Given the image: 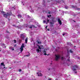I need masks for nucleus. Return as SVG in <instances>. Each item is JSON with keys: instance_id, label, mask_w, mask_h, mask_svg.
<instances>
[{"instance_id": "29", "label": "nucleus", "mask_w": 80, "mask_h": 80, "mask_svg": "<svg viewBox=\"0 0 80 80\" xmlns=\"http://www.w3.org/2000/svg\"><path fill=\"white\" fill-rule=\"evenodd\" d=\"M21 71H22V70L21 69H19V72H21Z\"/></svg>"}, {"instance_id": "49", "label": "nucleus", "mask_w": 80, "mask_h": 80, "mask_svg": "<svg viewBox=\"0 0 80 80\" xmlns=\"http://www.w3.org/2000/svg\"><path fill=\"white\" fill-rule=\"evenodd\" d=\"M0 52H1V50H0Z\"/></svg>"}, {"instance_id": "12", "label": "nucleus", "mask_w": 80, "mask_h": 80, "mask_svg": "<svg viewBox=\"0 0 80 80\" xmlns=\"http://www.w3.org/2000/svg\"><path fill=\"white\" fill-rule=\"evenodd\" d=\"M38 46V48L39 49H40L41 50V49H43V48H42L41 47H43V46Z\"/></svg>"}, {"instance_id": "46", "label": "nucleus", "mask_w": 80, "mask_h": 80, "mask_svg": "<svg viewBox=\"0 0 80 80\" xmlns=\"http://www.w3.org/2000/svg\"><path fill=\"white\" fill-rule=\"evenodd\" d=\"M5 68V67H4V68Z\"/></svg>"}, {"instance_id": "44", "label": "nucleus", "mask_w": 80, "mask_h": 80, "mask_svg": "<svg viewBox=\"0 0 80 80\" xmlns=\"http://www.w3.org/2000/svg\"><path fill=\"white\" fill-rule=\"evenodd\" d=\"M77 72H75V73H77Z\"/></svg>"}, {"instance_id": "20", "label": "nucleus", "mask_w": 80, "mask_h": 80, "mask_svg": "<svg viewBox=\"0 0 80 80\" xmlns=\"http://www.w3.org/2000/svg\"><path fill=\"white\" fill-rule=\"evenodd\" d=\"M51 16H52V15H49L48 16V18H50V17H51Z\"/></svg>"}, {"instance_id": "9", "label": "nucleus", "mask_w": 80, "mask_h": 80, "mask_svg": "<svg viewBox=\"0 0 80 80\" xmlns=\"http://www.w3.org/2000/svg\"><path fill=\"white\" fill-rule=\"evenodd\" d=\"M58 21L59 24H60V25H62V22L61 20H60V19H58Z\"/></svg>"}, {"instance_id": "11", "label": "nucleus", "mask_w": 80, "mask_h": 80, "mask_svg": "<svg viewBox=\"0 0 80 80\" xmlns=\"http://www.w3.org/2000/svg\"><path fill=\"white\" fill-rule=\"evenodd\" d=\"M38 46V48L39 49H40L41 50V49H43V48H42L41 47H43V46Z\"/></svg>"}, {"instance_id": "7", "label": "nucleus", "mask_w": 80, "mask_h": 80, "mask_svg": "<svg viewBox=\"0 0 80 80\" xmlns=\"http://www.w3.org/2000/svg\"><path fill=\"white\" fill-rule=\"evenodd\" d=\"M20 37L23 40H24L25 39V36H24L23 34H21L20 35Z\"/></svg>"}, {"instance_id": "10", "label": "nucleus", "mask_w": 80, "mask_h": 80, "mask_svg": "<svg viewBox=\"0 0 80 80\" xmlns=\"http://www.w3.org/2000/svg\"><path fill=\"white\" fill-rule=\"evenodd\" d=\"M38 76L39 77H42V76H43V75L42 73H39V74H38Z\"/></svg>"}, {"instance_id": "47", "label": "nucleus", "mask_w": 80, "mask_h": 80, "mask_svg": "<svg viewBox=\"0 0 80 80\" xmlns=\"http://www.w3.org/2000/svg\"><path fill=\"white\" fill-rule=\"evenodd\" d=\"M74 47H76V46H74Z\"/></svg>"}, {"instance_id": "13", "label": "nucleus", "mask_w": 80, "mask_h": 80, "mask_svg": "<svg viewBox=\"0 0 80 80\" xmlns=\"http://www.w3.org/2000/svg\"><path fill=\"white\" fill-rule=\"evenodd\" d=\"M72 8H77V6H76L72 5Z\"/></svg>"}, {"instance_id": "22", "label": "nucleus", "mask_w": 80, "mask_h": 80, "mask_svg": "<svg viewBox=\"0 0 80 80\" xmlns=\"http://www.w3.org/2000/svg\"><path fill=\"white\" fill-rule=\"evenodd\" d=\"M14 43H17L16 42H17V41H16L15 40H14Z\"/></svg>"}, {"instance_id": "28", "label": "nucleus", "mask_w": 80, "mask_h": 80, "mask_svg": "<svg viewBox=\"0 0 80 80\" xmlns=\"http://www.w3.org/2000/svg\"><path fill=\"white\" fill-rule=\"evenodd\" d=\"M29 28H31V29H32V26H31Z\"/></svg>"}, {"instance_id": "48", "label": "nucleus", "mask_w": 80, "mask_h": 80, "mask_svg": "<svg viewBox=\"0 0 80 80\" xmlns=\"http://www.w3.org/2000/svg\"><path fill=\"white\" fill-rule=\"evenodd\" d=\"M26 27H27V26H26Z\"/></svg>"}, {"instance_id": "15", "label": "nucleus", "mask_w": 80, "mask_h": 80, "mask_svg": "<svg viewBox=\"0 0 80 80\" xmlns=\"http://www.w3.org/2000/svg\"><path fill=\"white\" fill-rule=\"evenodd\" d=\"M37 53H39V52H41V51H40V50L39 49H37Z\"/></svg>"}, {"instance_id": "36", "label": "nucleus", "mask_w": 80, "mask_h": 80, "mask_svg": "<svg viewBox=\"0 0 80 80\" xmlns=\"http://www.w3.org/2000/svg\"><path fill=\"white\" fill-rule=\"evenodd\" d=\"M62 35H63V36H64V35H65V34H62Z\"/></svg>"}, {"instance_id": "25", "label": "nucleus", "mask_w": 80, "mask_h": 80, "mask_svg": "<svg viewBox=\"0 0 80 80\" xmlns=\"http://www.w3.org/2000/svg\"><path fill=\"white\" fill-rule=\"evenodd\" d=\"M18 16L19 17H22V15H21L20 14Z\"/></svg>"}, {"instance_id": "41", "label": "nucleus", "mask_w": 80, "mask_h": 80, "mask_svg": "<svg viewBox=\"0 0 80 80\" xmlns=\"http://www.w3.org/2000/svg\"><path fill=\"white\" fill-rule=\"evenodd\" d=\"M13 26H14V27H16V26H15V25H13Z\"/></svg>"}, {"instance_id": "1", "label": "nucleus", "mask_w": 80, "mask_h": 80, "mask_svg": "<svg viewBox=\"0 0 80 80\" xmlns=\"http://www.w3.org/2000/svg\"><path fill=\"white\" fill-rule=\"evenodd\" d=\"M55 56H56L55 59L56 61H58L59 59H60V58H61V56L59 55H55Z\"/></svg>"}, {"instance_id": "26", "label": "nucleus", "mask_w": 80, "mask_h": 80, "mask_svg": "<svg viewBox=\"0 0 80 80\" xmlns=\"http://www.w3.org/2000/svg\"><path fill=\"white\" fill-rule=\"evenodd\" d=\"M61 59L62 60H63V57H61Z\"/></svg>"}, {"instance_id": "14", "label": "nucleus", "mask_w": 80, "mask_h": 80, "mask_svg": "<svg viewBox=\"0 0 80 80\" xmlns=\"http://www.w3.org/2000/svg\"><path fill=\"white\" fill-rule=\"evenodd\" d=\"M26 43H27V42H28V37H27L25 40Z\"/></svg>"}, {"instance_id": "42", "label": "nucleus", "mask_w": 80, "mask_h": 80, "mask_svg": "<svg viewBox=\"0 0 80 80\" xmlns=\"http://www.w3.org/2000/svg\"><path fill=\"white\" fill-rule=\"evenodd\" d=\"M48 31H50V29H48Z\"/></svg>"}, {"instance_id": "21", "label": "nucleus", "mask_w": 80, "mask_h": 80, "mask_svg": "<svg viewBox=\"0 0 80 80\" xmlns=\"http://www.w3.org/2000/svg\"><path fill=\"white\" fill-rule=\"evenodd\" d=\"M70 53H73V51H72V50H70Z\"/></svg>"}, {"instance_id": "37", "label": "nucleus", "mask_w": 80, "mask_h": 80, "mask_svg": "<svg viewBox=\"0 0 80 80\" xmlns=\"http://www.w3.org/2000/svg\"><path fill=\"white\" fill-rule=\"evenodd\" d=\"M72 20L74 22H75V20Z\"/></svg>"}, {"instance_id": "43", "label": "nucleus", "mask_w": 80, "mask_h": 80, "mask_svg": "<svg viewBox=\"0 0 80 80\" xmlns=\"http://www.w3.org/2000/svg\"><path fill=\"white\" fill-rule=\"evenodd\" d=\"M38 72H41V71H38Z\"/></svg>"}, {"instance_id": "6", "label": "nucleus", "mask_w": 80, "mask_h": 80, "mask_svg": "<svg viewBox=\"0 0 80 80\" xmlns=\"http://www.w3.org/2000/svg\"><path fill=\"white\" fill-rule=\"evenodd\" d=\"M47 50V49H45L42 51V52L44 55H47V53H47V52H46Z\"/></svg>"}, {"instance_id": "31", "label": "nucleus", "mask_w": 80, "mask_h": 80, "mask_svg": "<svg viewBox=\"0 0 80 80\" xmlns=\"http://www.w3.org/2000/svg\"><path fill=\"white\" fill-rule=\"evenodd\" d=\"M48 26H46V28L47 29V27H48Z\"/></svg>"}, {"instance_id": "40", "label": "nucleus", "mask_w": 80, "mask_h": 80, "mask_svg": "<svg viewBox=\"0 0 80 80\" xmlns=\"http://www.w3.org/2000/svg\"><path fill=\"white\" fill-rule=\"evenodd\" d=\"M8 20H9V21H10V19H9V18H8Z\"/></svg>"}, {"instance_id": "18", "label": "nucleus", "mask_w": 80, "mask_h": 80, "mask_svg": "<svg viewBox=\"0 0 80 80\" xmlns=\"http://www.w3.org/2000/svg\"><path fill=\"white\" fill-rule=\"evenodd\" d=\"M37 42L38 44H41V43H42L41 42H39L38 41H37Z\"/></svg>"}, {"instance_id": "5", "label": "nucleus", "mask_w": 80, "mask_h": 80, "mask_svg": "<svg viewBox=\"0 0 80 80\" xmlns=\"http://www.w3.org/2000/svg\"><path fill=\"white\" fill-rule=\"evenodd\" d=\"M50 20H51V22H52L54 23V22H56V21H55V17H52V18H50Z\"/></svg>"}, {"instance_id": "33", "label": "nucleus", "mask_w": 80, "mask_h": 80, "mask_svg": "<svg viewBox=\"0 0 80 80\" xmlns=\"http://www.w3.org/2000/svg\"><path fill=\"white\" fill-rule=\"evenodd\" d=\"M2 35V34H0V37H1Z\"/></svg>"}, {"instance_id": "3", "label": "nucleus", "mask_w": 80, "mask_h": 80, "mask_svg": "<svg viewBox=\"0 0 80 80\" xmlns=\"http://www.w3.org/2000/svg\"><path fill=\"white\" fill-rule=\"evenodd\" d=\"M77 68H78V66L77 65H75L73 66L72 70L73 72H75V71H76V70H77Z\"/></svg>"}, {"instance_id": "34", "label": "nucleus", "mask_w": 80, "mask_h": 80, "mask_svg": "<svg viewBox=\"0 0 80 80\" xmlns=\"http://www.w3.org/2000/svg\"><path fill=\"white\" fill-rule=\"evenodd\" d=\"M12 50H14V48H12Z\"/></svg>"}, {"instance_id": "17", "label": "nucleus", "mask_w": 80, "mask_h": 80, "mask_svg": "<svg viewBox=\"0 0 80 80\" xmlns=\"http://www.w3.org/2000/svg\"><path fill=\"white\" fill-rule=\"evenodd\" d=\"M31 26H32V27H33V28H37V27H35V25H31Z\"/></svg>"}, {"instance_id": "38", "label": "nucleus", "mask_w": 80, "mask_h": 80, "mask_svg": "<svg viewBox=\"0 0 80 80\" xmlns=\"http://www.w3.org/2000/svg\"><path fill=\"white\" fill-rule=\"evenodd\" d=\"M37 74H38V75H39V74H38V72H37Z\"/></svg>"}, {"instance_id": "32", "label": "nucleus", "mask_w": 80, "mask_h": 80, "mask_svg": "<svg viewBox=\"0 0 80 80\" xmlns=\"http://www.w3.org/2000/svg\"><path fill=\"white\" fill-rule=\"evenodd\" d=\"M77 10H80V8H78Z\"/></svg>"}, {"instance_id": "2", "label": "nucleus", "mask_w": 80, "mask_h": 80, "mask_svg": "<svg viewBox=\"0 0 80 80\" xmlns=\"http://www.w3.org/2000/svg\"><path fill=\"white\" fill-rule=\"evenodd\" d=\"M12 14V12H11V14L8 13V12H7V14H3V16L5 18H7V17L10 16L11 14Z\"/></svg>"}, {"instance_id": "35", "label": "nucleus", "mask_w": 80, "mask_h": 80, "mask_svg": "<svg viewBox=\"0 0 80 80\" xmlns=\"http://www.w3.org/2000/svg\"><path fill=\"white\" fill-rule=\"evenodd\" d=\"M1 13H4V12L3 11H2V12H1Z\"/></svg>"}, {"instance_id": "45", "label": "nucleus", "mask_w": 80, "mask_h": 80, "mask_svg": "<svg viewBox=\"0 0 80 80\" xmlns=\"http://www.w3.org/2000/svg\"><path fill=\"white\" fill-rule=\"evenodd\" d=\"M50 70V68L48 69V70Z\"/></svg>"}, {"instance_id": "23", "label": "nucleus", "mask_w": 80, "mask_h": 80, "mask_svg": "<svg viewBox=\"0 0 80 80\" xmlns=\"http://www.w3.org/2000/svg\"><path fill=\"white\" fill-rule=\"evenodd\" d=\"M43 23H46V21H45V20H44L43 21Z\"/></svg>"}, {"instance_id": "30", "label": "nucleus", "mask_w": 80, "mask_h": 80, "mask_svg": "<svg viewBox=\"0 0 80 80\" xmlns=\"http://www.w3.org/2000/svg\"><path fill=\"white\" fill-rule=\"evenodd\" d=\"M17 28H18V29L20 28V27H18V26H17Z\"/></svg>"}, {"instance_id": "24", "label": "nucleus", "mask_w": 80, "mask_h": 80, "mask_svg": "<svg viewBox=\"0 0 80 80\" xmlns=\"http://www.w3.org/2000/svg\"><path fill=\"white\" fill-rule=\"evenodd\" d=\"M47 22H48V23L49 22V19H47Z\"/></svg>"}, {"instance_id": "39", "label": "nucleus", "mask_w": 80, "mask_h": 80, "mask_svg": "<svg viewBox=\"0 0 80 80\" xmlns=\"http://www.w3.org/2000/svg\"><path fill=\"white\" fill-rule=\"evenodd\" d=\"M48 13H49V14H50V12H48Z\"/></svg>"}, {"instance_id": "16", "label": "nucleus", "mask_w": 80, "mask_h": 80, "mask_svg": "<svg viewBox=\"0 0 80 80\" xmlns=\"http://www.w3.org/2000/svg\"><path fill=\"white\" fill-rule=\"evenodd\" d=\"M1 65H2V66H3L4 67H5V65L4 64V63L2 62L1 63Z\"/></svg>"}, {"instance_id": "51", "label": "nucleus", "mask_w": 80, "mask_h": 80, "mask_svg": "<svg viewBox=\"0 0 80 80\" xmlns=\"http://www.w3.org/2000/svg\"><path fill=\"white\" fill-rule=\"evenodd\" d=\"M5 48H6V47H5Z\"/></svg>"}, {"instance_id": "27", "label": "nucleus", "mask_w": 80, "mask_h": 80, "mask_svg": "<svg viewBox=\"0 0 80 80\" xmlns=\"http://www.w3.org/2000/svg\"><path fill=\"white\" fill-rule=\"evenodd\" d=\"M68 62H70V60L69 59H68Z\"/></svg>"}, {"instance_id": "4", "label": "nucleus", "mask_w": 80, "mask_h": 80, "mask_svg": "<svg viewBox=\"0 0 80 80\" xmlns=\"http://www.w3.org/2000/svg\"><path fill=\"white\" fill-rule=\"evenodd\" d=\"M25 48V46H24V43L22 44L20 48V52L22 53L23 51V48Z\"/></svg>"}, {"instance_id": "50", "label": "nucleus", "mask_w": 80, "mask_h": 80, "mask_svg": "<svg viewBox=\"0 0 80 80\" xmlns=\"http://www.w3.org/2000/svg\"><path fill=\"white\" fill-rule=\"evenodd\" d=\"M30 7H31V6H30Z\"/></svg>"}, {"instance_id": "19", "label": "nucleus", "mask_w": 80, "mask_h": 80, "mask_svg": "<svg viewBox=\"0 0 80 80\" xmlns=\"http://www.w3.org/2000/svg\"><path fill=\"white\" fill-rule=\"evenodd\" d=\"M65 8H66V9H68V7H67V6H65Z\"/></svg>"}, {"instance_id": "8", "label": "nucleus", "mask_w": 80, "mask_h": 80, "mask_svg": "<svg viewBox=\"0 0 80 80\" xmlns=\"http://www.w3.org/2000/svg\"><path fill=\"white\" fill-rule=\"evenodd\" d=\"M54 24V22H51H51H50V27H53Z\"/></svg>"}]
</instances>
